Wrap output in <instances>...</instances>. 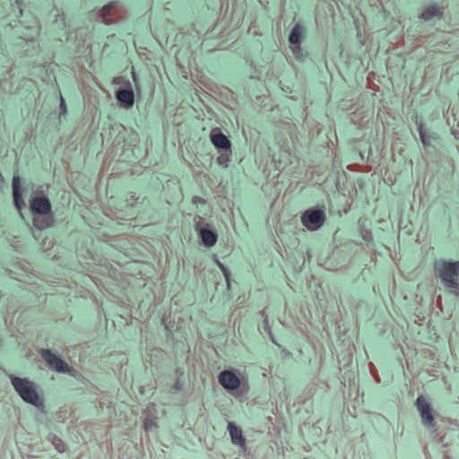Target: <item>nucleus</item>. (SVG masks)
I'll list each match as a JSON object with an SVG mask.
<instances>
[{
  "label": "nucleus",
  "instance_id": "nucleus-1",
  "mask_svg": "<svg viewBox=\"0 0 459 459\" xmlns=\"http://www.w3.org/2000/svg\"><path fill=\"white\" fill-rule=\"evenodd\" d=\"M48 192V185L31 184V194L29 200L30 212L35 216L44 217L40 221L36 218L33 220L34 225L39 229L48 228L53 224V218L49 217L52 213V205Z\"/></svg>",
  "mask_w": 459,
  "mask_h": 459
},
{
  "label": "nucleus",
  "instance_id": "nucleus-2",
  "mask_svg": "<svg viewBox=\"0 0 459 459\" xmlns=\"http://www.w3.org/2000/svg\"><path fill=\"white\" fill-rule=\"evenodd\" d=\"M435 273L446 289L459 295V261H437Z\"/></svg>",
  "mask_w": 459,
  "mask_h": 459
},
{
  "label": "nucleus",
  "instance_id": "nucleus-3",
  "mask_svg": "<svg viewBox=\"0 0 459 459\" xmlns=\"http://www.w3.org/2000/svg\"><path fill=\"white\" fill-rule=\"evenodd\" d=\"M8 377L16 393L25 403L37 408L44 406L43 399L38 394V385L34 382L29 378H22L11 374Z\"/></svg>",
  "mask_w": 459,
  "mask_h": 459
},
{
  "label": "nucleus",
  "instance_id": "nucleus-4",
  "mask_svg": "<svg viewBox=\"0 0 459 459\" xmlns=\"http://www.w3.org/2000/svg\"><path fill=\"white\" fill-rule=\"evenodd\" d=\"M325 213L320 208H309L301 215L302 224L310 231L319 230L325 221Z\"/></svg>",
  "mask_w": 459,
  "mask_h": 459
},
{
  "label": "nucleus",
  "instance_id": "nucleus-5",
  "mask_svg": "<svg viewBox=\"0 0 459 459\" xmlns=\"http://www.w3.org/2000/svg\"><path fill=\"white\" fill-rule=\"evenodd\" d=\"M415 405L420 412L424 427H426L432 434H435L436 423L434 421V414L430 403L424 396L420 395L416 400Z\"/></svg>",
  "mask_w": 459,
  "mask_h": 459
},
{
  "label": "nucleus",
  "instance_id": "nucleus-6",
  "mask_svg": "<svg viewBox=\"0 0 459 459\" xmlns=\"http://www.w3.org/2000/svg\"><path fill=\"white\" fill-rule=\"evenodd\" d=\"M39 354L51 369L58 373L71 374L70 367L59 356L53 353L50 350L42 349L40 350Z\"/></svg>",
  "mask_w": 459,
  "mask_h": 459
},
{
  "label": "nucleus",
  "instance_id": "nucleus-7",
  "mask_svg": "<svg viewBox=\"0 0 459 459\" xmlns=\"http://www.w3.org/2000/svg\"><path fill=\"white\" fill-rule=\"evenodd\" d=\"M221 385L229 392L238 390L241 385V380L233 370H223L218 376Z\"/></svg>",
  "mask_w": 459,
  "mask_h": 459
},
{
  "label": "nucleus",
  "instance_id": "nucleus-8",
  "mask_svg": "<svg viewBox=\"0 0 459 459\" xmlns=\"http://www.w3.org/2000/svg\"><path fill=\"white\" fill-rule=\"evenodd\" d=\"M125 86L126 88L117 91L116 98L122 108L128 109L134 106V93L128 80L125 82Z\"/></svg>",
  "mask_w": 459,
  "mask_h": 459
},
{
  "label": "nucleus",
  "instance_id": "nucleus-9",
  "mask_svg": "<svg viewBox=\"0 0 459 459\" xmlns=\"http://www.w3.org/2000/svg\"><path fill=\"white\" fill-rule=\"evenodd\" d=\"M121 7V3L119 1H112L106 5H104L100 10V16L102 18L103 22L109 25L114 23L115 17H118L120 15L119 8Z\"/></svg>",
  "mask_w": 459,
  "mask_h": 459
},
{
  "label": "nucleus",
  "instance_id": "nucleus-10",
  "mask_svg": "<svg viewBox=\"0 0 459 459\" xmlns=\"http://www.w3.org/2000/svg\"><path fill=\"white\" fill-rule=\"evenodd\" d=\"M445 7L437 3H429L426 4L419 18L425 22H430L434 19H441L444 13Z\"/></svg>",
  "mask_w": 459,
  "mask_h": 459
},
{
  "label": "nucleus",
  "instance_id": "nucleus-11",
  "mask_svg": "<svg viewBox=\"0 0 459 459\" xmlns=\"http://www.w3.org/2000/svg\"><path fill=\"white\" fill-rule=\"evenodd\" d=\"M211 142L217 148L218 152H230L231 143L227 136L219 129L211 132Z\"/></svg>",
  "mask_w": 459,
  "mask_h": 459
},
{
  "label": "nucleus",
  "instance_id": "nucleus-12",
  "mask_svg": "<svg viewBox=\"0 0 459 459\" xmlns=\"http://www.w3.org/2000/svg\"><path fill=\"white\" fill-rule=\"evenodd\" d=\"M13 187V197L15 207L21 210L24 207L25 203L22 198V193L21 189V179L18 176H14L12 182Z\"/></svg>",
  "mask_w": 459,
  "mask_h": 459
},
{
  "label": "nucleus",
  "instance_id": "nucleus-13",
  "mask_svg": "<svg viewBox=\"0 0 459 459\" xmlns=\"http://www.w3.org/2000/svg\"><path fill=\"white\" fill-rule=\"evenodd\" d=\"M227 429L230 435L232 443L236 446H244L245 438L243 437L241 429H239L234 422H229Z\"/></svg>",
  "mask_w": 459,
  "mask_h": 459
},
{
  "label": "nucleus",
  "instance_id": "nucleus-14",
  "mask_svg": "<svg viewBox=\"0 0 459 459\" xmlns=\"http://www.w3.org/2000/svg\"><path fill=\"white\" fill-rule=\"evenodd\" d=\"M305 33L306 30L302 25L299 23L295 24L289 35L290 46L301 45V42L305 38Z\"/></svg>",
  "mask_w": 459,
  "mask_h": 459
},
{
  "label": "nucleus",
  "instance_id": "nucleus-15",
  "mask_svg": "<svg viewBox=\"0 0 459 459\" xmlns=\"http://www.w3.org/2000/svg\"><path fill=\"white\" fill-rule=\"evenodd\" d=\"M198 235L201 238L203 244L207 247H213L217 242V234L209 229L201 230Z\"/></svg>",
  "mask_w": 459,
  "mask_h": 459
},
{
  "label": "nucleus",
  "instance_id": "nucleus-16",
  "mask_svg": "<svg viewBox=\"0 0 459 459\" xmlns=\"http://www.w3.org/2000/svg\"><path fill=\"white\" fill-rule=\"evenodd\" d=\"M293 56L299 62H304L307 57V53L301 48V45L290 46Z\"/></svg>",
  "mask_w": 459,
  "mask_h": 459
},
{
  "label": "nucleus",
  "instance_id": "nucleus-17",
  "mask_svg": "<svg viewBox=\"0 0 459 459\" xmlns=\"http://www.w3.org/2000/svg\"><path fill=\"white\" fill-rule=\"evenodd\" d=\"M48 440L52 443L56 450L58 451L59 453H64L66 450L65 444L63 442L62 439L57 437L56 435L49 434L48 437Z\"/></svg>",
  "mask_w": 459,
  "mask_h": 459
},
{
  "label": "nucleus",
  "instance_id": "nucleus-18",
  "mask_svg": "<svg viewBox=\"0 0 459 459\" xmlns=\"http://www.w3.org/2000/svg\"><path fill=\"white\" fill-rule=\"evenodd\" d=\"M38 29L36 27H27L25 32L22 33L19 37L27 41H33L38 37Z\"/></svg>",
  "mask_w": 459,
  "mask_h": 459
},
{
  "label": "nucleus",
  "instance_id": "nucleus-19",
  "mask_svg": "<svg viewBox=\"0 0 459 459\" xmlns=\"http://www.w3.org/2000/svg\"><path fill=\"white\" fill-rule=\"evenodd\" d=\"M418 131H419V134H420V141L423 143V145L425 147L429 145L430 144V140L435 138L434 135L430 134H428L424 130L423 125L421 123L418 125Z\"/></svg>",
  "mask_w": 459,
  "mask_h": 459
},
{
  "label": "nucleus",
  "instance_id": "nucleus-20",
  "mask_svg": "<svg viewBox=\"0 0 459 459\" xmlns=\"http://www.w3.org/2000/svg\"><path fill=\"white\" fill-rule=\"evenodd\" d=\"M208 224L205 222L204 219L200 215H195L194 218V227L195 231L199 234L201 230H204Z\"/></svg>",
  "mask_w": 459,
  "mask_h": 459
},
{
  "label": "nucleus",
  "instance_id": "nucleus-21",
  "mask_svg": "<svg viewBox=\"0 0 459 459\" xmlns=\"http://www.w3.org/2000/svg\"><path fill=\"white\" fill-rule=\"evenodd\" d=\"M260 313H261L262 316L264 317L263 324H262L264 331L268 334V336L270 337L271 341L273 343L277 344L275 340H274V338H273V335L272 333L271 328L269 326L268 317L265 315L264 310L261 311Z\"/></svg>",
  "mask_w": 459,
  "mask_h": 459
},
{
  "label": "nucleus",
  "instance_id": "nucleus-22",
  "mask_svg": "<svg viewBox=\"0 0 459 459\" xmlns=\"http://www.w3.org/2000/svg\"><path fill=\"white\" fill-rule=\"evenodd\" d=\"M219 153L220 155L217 158L218 163L223 167H228L230 156L231 154V150L230 149V152H219Z\"/></svg>",
  "mask_w": 459,
  "mask_h": 459
},
{
  "label": "nucleus",
  "instance_id": "nucleus-23",
  "mask_svg": "<svg viewBox=\"0 0 459 459\" xmlns=\"http://www.w3.org/2000/svg\"><path fill=\"white\" fill-rule=\"evenodd\" d=\"M218 265L220 267V269L221 270L225 279H226V281H227V284H228V287H230V271L228 270L227 267H225L221 263L218 262Z\"/></svg>",
  "mask_w": 459,
  "mask_h": 459
},
{
  "label": "nucleus",
  "instance_id": "nucleus-24",
  "mask_svg": "<svg viewBox=\"0 0 459 459\" xmlns=\"http://www.w3.org/2000/svg\"><path fill=\"white\" fill-rule=\"evenodd\" d=\"M66 112H67L66 105H65L64 98L61 95L60 96V112H59V117H61L63 116H65Z\"/></svg>",
  "mask_w": 459,
  "mask_h": 459
},
{
  "label": "nucleus",
  "instance_id": "nucleus-25",
  "mask_svg": "<svg viewBox=\"0 0 459 459\" xmlns=\"http://www.w3.org/2000/svg\"><path fill=\"white\" fill-rule=\"evenodd\" d=\"M156 426V423L152 419H146L144 421V429L145 430H152Z\"/></svg>",
  "mask_w": 459,
  "mask_h": 459
},
{
  "label": "nucleus",
  "instance_id": "nucleus-26",
  "mask_svg": "<svg viewBox=\"0 0 459 459\" xmlns=\"http://www.w3.org/2000/svg\"><path fill=\"white\" fill-rule=\"evenodd\" d=\"M362 238L365 241H368L371 238V232L368 230H364L362 232Z\"/></svg>",
  "mask_w": 459,
  "mask_h": 459
},
{
  "label": "nucleus",
  "instance_id": "nucleus-27",
  "mask_svg": "<svg viewBox=\"0 0 459 459\" xmlns=\"http://www.w3.org/2000/svg\"><path fill=\"white\" fill-rule=\"evenodd\" d=\"M193 203L194 204H202V203H204V200L199 196H194Z\"/></svg>",
  "mask_w": 459,
  "mask_h": 459
},
{
  "label": "nucleus",
  "instance_id": "nucleus-28",
  "mask_svg": "<svg viewBox=\"0 0 459 459\" xmlns=\"http://www.w3.org/2000/svg\"><path fill=\"white\" fill-rule=\"evenodd\" d=\"M4 83H5V80H1V81H0V86L3 88V90H4V91H12L11 89H6V88H5Z\"/></svg>",
  "mask_w": 459,
  "mask_h": 459
},
{
  "label": "nucleus",
  "instance_id": "nucleus-29",
  "mask_svg": "<svg viewBox=\"0 0 459 459\" xmlns=\"http://www.w3.org/2000/svg\"><path fill=\"white\" fill-rule=\"evenodd\" d=\"M132 76H133V80H134V82H136V76H135V74H134V73H133Z\"/></svg>",
  "mask_w": 459,
  "mask_h": 459
}]
</instances>
